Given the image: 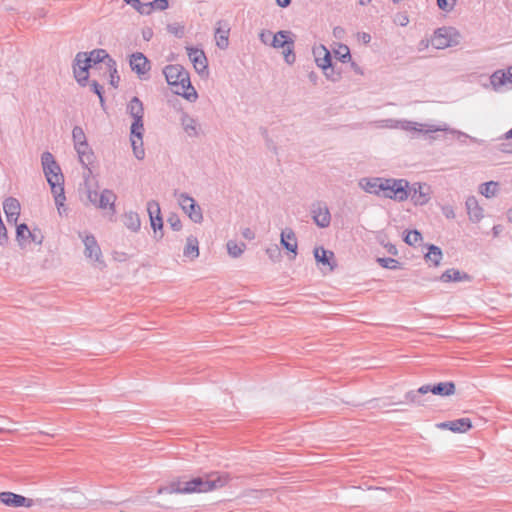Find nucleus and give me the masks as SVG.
Masks as SVG:
<instances>
[{"instance_id": "46", "label": "nucleus", "mask_w": 512, "mask_h": 512, "mask_svg": "<svg viewBox=\"0 0 512 512\" xmlns=\"http://www.w3.org/2000/svg\"><path fill=\"white\" fill-rule=\"evenodd\" d=\"M322 71L326 79L331 82H338L341 79L340 72H337L332 64L329 68H323Z\"/></svg>"}, {"instance_id": "10", "label": "nucleus", "mask_w": 512, "mask_h": 512, "mask_svg": "<svg viewBox=\"0 0 512 512\" xmlns=\"http://www.w3.org/2000/svg\"><path fill=\"white\" fill-rule=\"evenodd\" d=\"M458 33L453 28L442 27L434 32L431 44L436 49H445L457 44Z\"/></svg>"}, {"instance_id": "16", "label": "nucleus", "mask_w": 512, "mask_h": 512, "mask_svg": "<svg viewBox=\"0 0 512 512\" xmlns=\"http://www.w3.org/2000/svg\"><path fill=\"white\" fill-rule=\"evenodd\" d=\"M186 50L195 71L198 74H207L208 62L204 51L194 47H186Z\"/></svg>"}, {"instance_id": "52", "label": "nucleus", "mask_w": 512, "mask_h": 512, "mask_svg": "<svg viewBox=\"0 0 512 512\" xmlns=\"http://www.w3.org/2000/svg\"><path fill=\"white\" fill-rule=\"evenodd\" d=\"M127 4H130L135 10L139 13L147 12L149 7L147 5H143L140 0H124Z\"/></svg>"}, {"instance_id": "17", "label": "nucleus", "mask_w": 512, "mask_h": 512, "mask_svg": "<svg viewBox=\"0 0 512 512\" xmlns=\"http://www.w3.org/2000/svg\"><path fill=\"white\" fill-rule=\"evenodd\" d=\"M79 52L76 54L73 62V74L77 83L81 86H86L89 79V70L93 69L90 62L79 61Z\"/></svg>"}, {"instance_id": "15", "label": "nucleus", "mask_w": 512, "mask_h": 512, "mask_svg": "<svg viewBox=\"0 0 512 512\" xmlns=\"http://www.w3.org/2000/svg\"><path fill=\"white\" fill-rule=\"evenodd\" d=\"M490 83L494 90L512 88V66L506 70H497L490 76Z\"/></svg>"}, {"instance_id": "24", "label": "nucleus", "mask_w": 512, "mask_h": 512, "mask_svg": "<svg viewBox=\"0 0 512 512\" xmlns=\"http://www.w3.org/2000/svg\"><path fill=\"white\" fill-rule=\"evenodd\" d=\"M465 206L469 219L472 222L477 223L484 217L483 208L479 205L475 196H469L465 202Z\"/></svg>"}, {"instance_id": "32", "label": "nucleus", "mask_w": 512, "mask_h": 512, "mask_svg": "<svg viewBox=\"0 0 512 512\" xmlns=\"http://www.w3.org/2000/svg\"><path fill=\"white\" fill-rule=\"evenodd\" d=\"M440 280L442 282H461V281H469L470 276L465 273L461 272L457 269H448L446 270L441 276Z\"/></svg>"}, {"instance_id": "1", "label": "nucleus", "mask_w": 512, "mask_h": 512, "mask_svg": "<svg viewBox=\"0 0 512 512\" xmlns=\"http://www.w3.org/2000/svg\"><path fill=\"white\" fill-rule=\"evenodd\" d=\"M228 475L211 474L207 478L197 477L189 481L173 480L165 486H161L158 494H190L203 493L223 487L228 482Z\"/></svg>"}, {"instance_id": "38", "label": "nucleus", "mask_w": 512, "mask_h": 512, "mask_svg": "<svg viewBox=\"0 0 512 512\" xmlns=\"http://www.w3.org/2000/svg\"><path fill=\"white\" fill-rule=\"evenodd\" d=\"M425 257L428 262H431L433 265L438 266L442 259V251L439 247L431 245Z\"/></svg>"}, {"instance_id": "11", "label": "nucleus", "mask_w": 512, "mask_h": 512, "mask_svg": "<svg viewBox=\"0 0 512 512\" xmlns=\"http://www.w3.org/2000/svg\"><path fill=\"white\" fill-rule=\"evenodd\" d=\"M178 203L194 223H201L203 221L202 210L191 196L186 193L179 194Z\"/></svg>"}, {"instance_id": "27", "label": "nucleus", "mask_w": 512, "mask_h": 512, "mask_svg": "<svg viewBox=\"0 0 512 512\" xmlns=\"http://www.w3.org/2000/svg\"><path fill=\"white\" fill-rule=\"evenodd\" d=\"M3 209L9 222L16 223L20 215V203L16 198L9 197L3 202Z\"/></svg>"}, {"instance_id": "49", "label": "nucleus", "mask_w": 512, "mask_h": 512, "mask_svg": "<svg viewBox=\"0 0 512 512\" xmlns=\"http://www.w3.org/2000/svg\"><path fill=\"white\" fill-rule=\"evenodd\" d=\"M167 223L174 231H179L182 228V223L177 214H170L167 218Z\"/></svg>"}, {"instance_id": "22", "label": "nucleus", "mask_w": 512, "mask_h": 512, "mask_svg": "<svg viewBox=\"0 0 512 512\" xmlns=\"http://www.w3.org/2000/svg\"><path fill=\"white\" fill-rule=\"evenodd\" d=\"M441 429H448L452 432L464 433L472 428L469 418H460L452 421L442 422L437 425Z\"/></svg>"}, {"instance_id": "34", "label": "nucleus", "mask_w": 512, "mask_h": 512, "mask_svg": "<svg viewBox=\"0 0 512 512\" xmlns=\"http://www.w3.org/2000/svg\"><path fill=\"white\" fill-rule=\"evenodd\" d=\"M127 112L133 118L143 119L144 116V108L143 103L140 101L138 97H133L127 105Z\"/></svg>"}, {"instance_id": "57", "label": "nucleus", "mask_w": 512, "mask_h": 512, "mask_svg": "<svg viewBox=\"0 0 512 512\" xmlns=\"http://www.w3.org/2000/svg\"><path fill=\"white\" fill-rule=\"evenodd\" d=\"M442 213L443 215L448 219H454L455 218V212L452 206L445 205L442 207Z\"/></svg>"}, {"instance_id": "28", "label": "nucleus", "mask_w": 512, "mask_h": 512, "mask_svg": "<svg viewBox=\"0 0 512 512\" xmlns=\"http://www.w3.org/2000/svg\"><path fill=\"white\" fill-rule=\"evenodd\" d=\"M74 148L78 154L79 162L85 168L89 169V165H91L93 162L94 154L88 142L82 143L80 145H75Z\"/></svg>"}, {"instance_id": "61", "label": "nucleus", "mask_w": 512, "mask_h": 512, "mask_svg": "<svg viewBox=\"0 0 512 512\" xmlns=\"http://www.w3.org/2000/svg\"><path fill=\"white\" fill-rule=\"evenodd\" d=\"M267 254L269 255V257L274 260L275 258H277L279 255H280V251L277 247H274V248H268L266 250Z\"/></svg>"}, {"instance_id": "45", "label": "nucleus", "mask_w": 512, "mask_h": 512, "mask_svg": "<svg viewBox=\"0 0 512 512\" xmlns=\"http://www.w3.org/2000/svg\"><path fill=\"white\" fill-rule=\"evenodd\" d=\"M72 138L75 145H80L87 142L84 130L80 126H75L72 130Z\"/></svg>"}, {"instance_id": "5", "label": "nucleus", "mask_w": 512, "mask_h": 512, "mask_svg": "<svg viewBox=\"0 0 512 512\" xmlns=\"http://www.w3.org/2000/svg\"><path fill=\"white\" fill-rule=\"evenodd\" d=\"M41 163L43 172L51 189H54V186L56 185L58 186L64 184V176L61 172V168L50 152L47 151L42 154Z\"/></svg>"}, {"instance_id": "62", "label": "nucleus", "mask_w": 512, "mask_h": 512, "mask_svg": "<svg viewBox=\"0 0 512 512\" xmlns=\"http://www.w3.org/2000/svg\"><path fill=\"white\" fill-rule=\"evenodd\" d=\"M167 29L170 33H173L175 35H181L183 33V28L175 25H168Z\"/></svg>"}, {"instance_id": "14", "label": "nucleus", "mask_w": 512, "mask_h": 512, "mask_svg": "<svg viewBox=\"0 0 512 512\" xmlns=\"http://www.w3.org/2000/svg\"><path fill=\"white\" fill-rule=\"evenodd\" d=\"M0 502L12 508H31L35 504L33 499L27 498L25 496L10 491L0 493Z\"/></svg>"}, {"instance_id": "21", "label": "nucleus", "mask_w": 512, "mask_h": 512, "mask_svg": "<svg viewBox=\"0 0 512 512\" xmlns=\"http://www.w3.org/2000/svg\"><path fill=\"white\" fill-rule=\"evenodd\" d=\"M314 257L318 263L328 266L329 272H332L337 266L334 253L323 247H316L314 249Z\"/></svg>"}, {"instance_id": "18", "label": "nucleus", "mask_w": 512, "mask_h": 512, "mask_svg": "<svg viewBox=\"0 0 512 512\" xmlns=\"http://www.w3.org/2000/svg\"><path fill=\"white\" fill-rule=\"evenodd\" d=\"M147 212L149 214L151 227L156 233L157 230H162L163 228V220L161 217L160 205L155 200H150L147 202Z\"/></svg>"}, {"instance_id": "56", "label": "nucleus", "mask_w": 512, "mask_h": 512, "mask_svg": "<svg viewBox=\"0 0 512 512\" xmlns=\"http://www.w3.org/2000/svg\"><path fill=\"white\" fill-rule=\"evenodd\" d=\"M8 243V234L5 225H0V245L5 246Z\"/></svg>"}, {"instance_id": "23", "label": "nucleus", "mask_w": 512, "mask_h": 512, "mask_svg": "<svg viewBox=\"0 0 512 512\" xmlns=\"http://www.w3.org/2000/svg\"><path fill=\"white\" fill-rule=\"evenodd\" d=\"M382 177H374V178H361L358 182V185L361 189H363L365 192L374 194L377 196L381 195V188H382Z\"/></svg>"}, {"instance_id": "7", "label": "nucleus", "mask_w": 512, "mask_h": 512, "mask_svg": "<svg viewBox=\"0 0 512 512\" xmlns=\"http://www.w3.org/2000/svg\"><path fill=\"white\" fill-rule=\"evenodd\" d=\"M400 129L407 131V132H417V133H423V134H429V133L438 132V131H445V132L448 131L450 133H458L460 135H463V133H461V132L450 129L446 124H442V125L423 124V123H418V122L409 121V120H401Z\"/></svg>"}, {"instance_id": "58", "label": "nucleus", "mask_w": 512, "mask_h": 512, "mask_svg": "<svg viewBox=\"0 0 512 512\" xmlns=\"http://www.w3.org/2000/svg\"><path fill=\"white\" fill-rule=\"evenodd\" d=\"M99 195L96 191H89L88 192V199L89 201L97 207V203L99 201Z\"/></svg>"}, {"instance_id": "8", "label": "nucleus", "mask_w": 512, "mask_h": 512, "mask_svg": "<svg viewBox=\"0 0 512 512\" xmlns=\"http://www.w3.org/2000/svg\"><path fill=\"white\" fill-rule=\"evenodd\" d=\"M79 61L90 62L92 67L103 63L106 66V70H112L115 72V60L104 49H94L91 52H79Z\"/></svg>"}, {"instance_id": "39", "label": "nucleus", "mask_w": 512, "mask_h": 512, "mask_svg": "<svg viewBox=\"0 0 512 512\" xmlns=\"http://www.w3.org/2000/svg\"><path fill=\"white\" fill-rule=\"evenodd\" d=\"M226 246L228 254L233 258L240 257L243 254L244 250L246 249L245 243L238 244L232 240L228 241Z\"/></svg>"}, {"instance_id": "36", "label": "nucleus", "mask_w": 512, "mask_h": 512, "mask_svg": "<svg viewBox=\"0 0 512 512\" xmlns=\"http://www.w3.org/2000/svg\"><path fill=\"white\" fill-rule=\"evenodd\" d=\"M51 192L54 196L55 205L57 207V210H58L59 214L62 215V213L66 211V208L64 205L66 197H65L63 185L54 186V189H51Z\"/></svg>"}, {"instance_id": "13", "label": "nucleus", "mask_w": 512, "mask_h": 512, "mask_svg": "<svg viewBox=\"0 0 512 512\" xmlns=\"http://www.w3.org/2000/svg\"><path fill=\"white\" fill-rule=\"evenodd\" d=\"M409 197L415 205H425L430 200L431 188L426 183L416 182L408 188Z\"/></svg>"}, {"instance_id": "37", "label": "nucleus", "mask_w": 512, "mask_h": 512, "mask_svg": "<svg viewBox=\"0 0 512 512\" xmlns=\"http://www.w3.org/2000/svg\"><path fill=\"white\" fill-rule=\"evenodd\" d=\"M499 190V184L495 181L485 182L480 185L479 193L485 196L486 198H492L497 195Z\"/></svg>"}, {"instance_id": "54", "label": "nucleus", "mask_w": 512, "mask_h": 512, "mask_svg": "<svg viewBox=\"0 0 512 512\" xmlns=\"http://www.w3.org/2000/svg\"><path fill=\"white\" fill-rule=\"evenodd\" d=\"M272 32L269 31V30H263L261 31V33L259 34V39L262 43L264 44H270L271 40H272Z\"/></svg>"}, {"instance_id": "6", "label": "nucleus", "mask_w": 512, "mask_h": 512, "mask_svg": "<svg viewBox=\"0 0 512 512\" xmlns=\"http://www.w3.org/2000/svg\"><path fill=\"white\" fill-rule=\"evenodd\" d=\"M79 237L82 239L84 244V255L90 260L95 266L102 269L105 267L101 248L92 234L79 232Z\"/></svg>"}, {"instance_id": "41", "label": "nucleus", "mask_w": 512, "mask_h": 512, "mask_svg": "<svg viewBox=\"0 0 512 512\" xmlns=\"http://www.w3.org/2000/svg\"><path fill=\"white\" fill-rule=\"evenodd\" d=\"M131 145H132L134 156L137 159L142 160L145 156V151L143 148V139L131 137Z\"/></svg>"}, {"instance_id": "33", "label": "nucleus", "mask_w": 512, "mask_h": 512, "mask_svg": "<svg viewBox=\"0 0 512 512\" xmlns=\"http://www.w3.org/2000/svg\"><path fill=\"white\" fill-rule=\"evenodd\" d=\"M123 223L132 232H138L141 227V220L138 213L129 211L123 215Z\"/></svg>"}, {"instance_id": "59", "label": "nucleus", "mask_w": 512, "mask_h": 512, "mask_svg": "<svg viewBox=\"0 0 512 512\" xmlns=\"http://www.w3.org/2000/svg\"><path fill=\"white\" fill-rule=\"evenodd\" d=\"M357 37L360 41H362L364 44H368L371 41V35L367 32H359L357 34Z\"/></svg>"}, {"instance_id": "40", "label": "nucleus", "mask_w": 512, "mask_h": 512, "mask_svg": "<svg viewBox=\"0 0 512 512\" xmlns=\"http://www.w3.org/2000/svg\"><path fill=\"white\" fill-rule=\"evenodd\" d=\"M283 57L287 64L292 65L296 60V55L294 53V40L290 39L288 44L283 48Z\"/></svg>"}, {"instance_id": "2", "label": "nucleus", "mask_w": 512, "mask_h": 512, "mask_svg": "<svg viewBox=\"0 0 512 512\" xmlns=\"http://www.w3.org/2000/svg\"><path fill=\"white\" fill-rule=\"evenodd\" d=\"M163 73L175 94L184 97L189 102H195L198 99V93L191 85L189 72L183 66L168 65L164 68Z\"/></svg>"}, {"instance_id": "31", "label": "nucleus", "mask_w": 512, "mask_h": 512, "mask_svg": "<svg viewBox=\"0 0 512 512\" xmlns=\"http://www.w3.org/2000/svg\"><path fill=\"white\" fill-rule=\"evenodd\" d=\"M183 255L190 260H195L199 257V242L195 236L187 237Z\"/></svg>"}, {"instance_id": "42", "label": "nucleus", "mask_w": 512, "mask_h": 512, "mask_svg": "<svg viewBox=\"0 0 512 512\" xmlns=\"http://www.w3.org/2000/svg\"><path fill=\"white\" fill-rule=\"evenodd\" d=\"M334 54L342 63H346L351 60L350 50L347 45L340 44L338 48L334 50Z\"/></svg>"}, {"instance_id": "30", "label": "nucleus", "mask_w": 512, "mask_h": 512, "mask_svg": "<svg viewBox=\"0 0 512 512\" xmlns=\"http://www.w3.org/2000/svg\"><path fill=\"white\" fill-rule=\"evenodd\" d=\"M181 125L188 136L197 137L199 135V127L196 119L187 113L182 114Z\"/></svg>"}, {"instance_id": "25", "label": "nucleus", "mask_w": 512, "mask_h": 512, "mask_svg": "<svg viewBox=\"0 0 512 512\" xmlns=\"http://www.w3.org/2000/svg\"><path fill=\"white\" fill-rule=\"evenodd\" d=\"M313 55L315 58L316 65L323 69L331 66V54L330 51L324 46L319 45L313 48Z\"/></svg>"}, {"instance_id": "12", "label": "nucleus", "mask_w": 512, "mask_h": 512, "mask_svg": "<svg viewBox=\"0 0 512 512\" xmlns=\"http://www.w3.org/2000/svg\"><path fill=\"white\" fill-rule=\"evenodd\" d=\"M310 213L314 223L320 228H327L331 223V214L325 202L316 201L311 204Z\"/></svg>"}, {"instance_id": "55", "label": "nucleus", "mask_w": 512, "mask_h": 512, "mask_svg": "<svg viewBox=\"0 0 512 512\" xmlns=\"http://www.w3.org/2000/svg\"><path fill=\"white\" fill-rule=\"evenodd\" d=\"M107 72L110 74V84L116 88L120 81V77L117 74V67L115 66V72H113L112 70H107Z\"/></svg>"}, {"instance_id": "20", "label": "nucleus", "mask_w": 512, "mask_h": 512, "mask_svg": "<svg viewBox=\"0 0 512 512\" xmlns=\"http://www.w3.org/2000/svg\"><path fill=\"white\" fill-rule=\"evenodd\" d=\"M117 200L116 194L110 189H104L99 195L97 208L108 210L112 215L116 213L115 202Z\"/></svg>"}, {"instance_id": "53", "label": "nucleus", "mask_w": 512, "mask_h": 512, "mask_svg": "<svg viewBox=\"0 0 512 512\" xmlns=\"http://www.w3.org/2000/svg\"><path fill=\"white\" fill-rule=\"evenodd\" d=\"M400 122L401 120H394V119H386L382 120V127L385 128H391V129H400Z\"/></svg>"}, {"instance_id": "29", "label": "nucleus", "mask_w": 512, "mask_h": 512, "mask_svg": "<svg viewBox=\"0 0 512 512\" xmlns=\"http://www.w3.org/2000/svg\"><path fill=\"white\" fill-rule=\"evenodd\" d=\"M217 28H216V31H215V40H216V45L224 50L228 47L229 45V39H228V36H229V27L227 24L223 23L222 21H219L217 23Z\"/></svg>"}, {"instance_id": "63", "label": "nucleus", "mask_w": 512, "mask_h": 512, "mask_svg": "<svg viewBox=\"0 0 512 512\" xmlns=\"http://www.w3.org/2000/svg\"><path fill=\"white\" fill-rule=\"evenodd\" d=\"M308 78H309V80H310L313 84H316V83H317V80H318V75H317L314 71H311V72L308 74Z\"/></svg>"}, {"instance_id": "26", "label": "nucleus", "mask_w": 512, "mask_h": 512, "mask_svg": "<svg viewBox=\"0 0 512 512\" xmlns=\"http://www.w3.org/2000/svg\"><path fill=\"white\" fill-rule=\"evenodd\" d=\"M280 242L286 250L294 254V257L297 255V238L291 228H285L282 230Z\"/></svg>"}, {"instance_id": "35", "label": "nucleus", "mask_w": 512, "mask_h": 512, "mask_svg": "<svg viewBox=\"0 0 512 512\" xmlns=\"http://www.w3.org/2000/svg\"><path fill=\"white\" fill-rule=\"evenodd\" d=\"M290 35H291L290 31L281 30V31L277 32L276 34L272 35V40L270 42V45L276 49L284 48L291 39Z\"/></svg>"}, {"instance_id": "51", "label": "nucleus", "mask_w": 512, "mask_h": 512, "mask_svg": "<svg viewBox=\"0 0 512 512\" xmlns=\"http://www.w3.org/2000/svg\"><path fill=\"white\" fill-rule=\"evenodd\" d=\"M90 87L92 91L98 95L101 105L104 104V97H103V87L96 81L92 80L90 82Z\"/></svg>"}, {"instance_id": "60", "label": "nucleus", "mask_w": 512, "mask_h": 512, "mask_svg": "<svg viewBox=\"0 0 512 512\" xmlns=\"http://www.w3.org/2000/svg\"><path fill=\"white\" fill-rule=\"evenodd\" d=\"M242 236L247 240H252L255 238V233L250 228H244L242 230Z\"/></svg>"}, {"instance_id": "4", "label": "nucleus", "mask_w": 512, "mask_h": 512, "mask_svg": "<svg viewBox=\"0 0 512 512\" xmlns=\"http://www.w3.org/2000/svg\"><path fill=\"white\" fill-rule=\"evenodd\" d=\"M431 392L435 395L450 396L455 393V384L453 382H441L436 385H423L417 391H409L405 395V399L411 403L421 404L419 394H427Z\"/></svg>"}, {"instance_id": "9", "label": "nucleus", "mask_w": 512, "mask_h": 512, "mask_svg": "<svg viewBox=\"0 0 512 512\" xmlns=\"http://www.w3.org/2000/svg\"><path fill=\"white\" fill-rule=\"evenodd\" d=\"M16 240L22 249L27 248L30 243L41 245L44 236L40 229L30 230L26 224H20L16 228Z\"/></svg>"}, {"instance_id": "44", "label": "nucleus", "mask_w": 512, "mask_h": 512, "mask_svg": "<svg viewBox=\"0 0 512 512\" xmlns=\"http://www.w3.org/2000/svg\"><path fill=\"white\" fill-rule=\"evenodd\" d=\"M143 5H147L149 7L147 12H143L142 14L149 15L152 10H160L163 11L168 8V0H154L149 3H144Z\"/></svg>"}, {"instance_id": "64", "label": "nucleus", "mask_w": 512, "mask_h": 512, "mask_svg": "<svg viewBox=\"0 0 512 512\" xmlns=\"http://www.w3.org/2000/svg\"><path fill=\"white\" fill-rule=\"evenodd\" d=\"M502 147H503L502 151H504L506 153H512V144L503 143Z\"/></svg>"}, {"instance_id": "19", "label": "nucleus", "mask_w": 512, "mask_h": 512, "mask_svg": "<svg viewBox=\"0 0 512 512\" xmlns=\"http://www.w3.org/2000/svg\"><path fill=\"white\" fill-rule=\"evenodd\" d=\"M130 67L141 77L150 70V62L143 53L136 52L130 57Z\"/></svg>"}, {"instance_id": "50", "label": "nucleus", "mask_w": 512, "mask_h": 512, "mask_svg": "<svg viewBox=\"0 0 512 512\" xmlns=\"http://www.w3.org/2000/svg\"><path fill=\"white\" fill-rule=\"evenodd\" d=\"M437 5L439 9L445 12H450L454 9L456 0H437Z\"/></svg>"}, {"instance_id": "43", "label": "nucleus", "mask_w": 512, "mask_h": 512, "mask_svg": "<svg viewBox=\"0 0 512 512\" xmlns=\"http://www.w3.org/2000/svg\"><path fill=\"white\" fill-rule=\"evenodd\" d=\"M144 125L143 119L133 120L131 124V137L143 139Z\"/></svg>"}, {"instance_id": "48", "label": "nucleus", "mask_w": 512, "mask_h": 512, "mask_svg": "<svg viewBox=\"0 0 512 512\" xmlns=\"http://www.w3.org/2000/svg\"><path fill=\"white\" fill-rule=\"evenodd\" d=\"M422 239L421 233L417 230L409 231L405 236V242L408 245H415Z\"/></svg>"}, {"instance_id": "3", "label": "nucleus", "mask_w": 512, "mask_h": 512, "mask_svg": "<svg viewBox=\"0 0 512 512\" xmlns=\"http://www.w3.org/2000/svg\"><path fill=\"white\" fill-rule=\"evenodd\" d=\"M408 188L406 179L383 178L380 196L402 202L409 198Z\"/></svg>"}, {"instance_id": "47", "label": "nucleus", "mask_w": 512, "mask_h": 512, "mask_svg": "<svg viewBox=\"0 0 512 512\" xmlns=\"http://www.w3.org/2000/svg\"><path fill=\"white\" fill-rule=\"evenodd\" d=\"M377 262L381 267L395 270L399 268V262L393 258H378Z\"/></svg>"}]
</instances>
